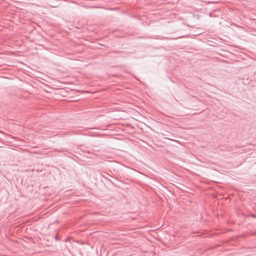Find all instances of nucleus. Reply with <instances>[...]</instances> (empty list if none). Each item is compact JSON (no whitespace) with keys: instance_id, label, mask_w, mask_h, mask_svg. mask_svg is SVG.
<instances>
[{"instance_id":"1","label":"nucleus","mask_w":256,"mask_h":256,"mask_svg":"<svg viewBox=\"0 0 256 256\" xmlns=\"http://www.w3.org/2000/svg\"><path fill=\"white\" fill-rule=\"evenodd\" d=\"M55 238H56V240H58V236H55Z\"/></svg>"},{"instance_id":"2","label":"nucleus","mask_w":256,"mask_h":256,"mask_svg":"<svg viewBox=\"0 0 256 256\" xmlns=\"http://www.w3.org/2000/svg\"><path fill=\"white\" fill-rule=\"evenodd\" d=\"M252 217H254V218H256V215H254V214H253V215H252Z\"/></svg>"}]
</instances>
